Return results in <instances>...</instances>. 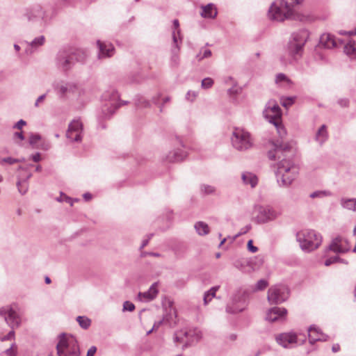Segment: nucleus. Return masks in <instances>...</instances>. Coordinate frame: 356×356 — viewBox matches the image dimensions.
<instances>
[{"mask_svg":"<svg viewBox=\"0 0 356 356\" xmlns=\"http://www.w3.org/2000/svg\"><path fill=\"white\" fill-rule=\"evenodd\" d=\"M273 149L268 152V157L272 161L280 160L276 172L277 182L280 186H289L298 173V168L292 161L293 153L291 147L287 143L278 141L273 143Z\"/></svg>","mask_w":356,"mask_h":356,"instance_id":"obj_1","label":"nucleus"},{"mask_svg":"<svg viewBox=\"0 0 356 356\" xmlns=\"http://www.w3.org/2000/svg\"><path fill=\"white\" fill-rule=\"evenodd\" d=\"M303 0H275L269 8L268 17L270 19L277 22L291 18L295 8Z\"/></svg>","mask_w":356,"mask_h":356,"instance_id":"obj_2","label":"nucleus"},{"mask_svg":"<svg viewBox=\"0 0 356 356\" xmlns=\"http://www.w3.org/2000/svg\"><path fill=\"white\" fill-rule=\"evenodd\" d=\"M56 353L58 356H79L80 349L76 339L72 334L61 333L58 336Z\"/></svg>","mask_w":356,"mask_h":356,"instance_id":"obj_3","label":"nucleus"},{"mask_svg":"<svg viewBox=\"0 0 356 356\" xmlns=\"http://www.w3.org/2000/svg\"><path fill=\"white\" fill-rule=\"evenodd\" d=\"M296 239L301 249L312 252L317 249L322 243V236L313 229H304L296 234Z\"/></svg>","mask_w":356,"mask_h":356,"instance_id":"obj_4","label":"nucleus"},{"mask_svg":"<svg viewBox=\"0 0 356 356\" xmlns=\"http://www.w3.org/2000/svg\"><path fill=\"white\" fill-rule=\"evenodd\" d=\"M309 37L307 30L302 29L294 32L288 44L289 54L294 58L300 57L303 53L304 46Z\"/></svg>","mask_w":356,"mask_h":356,"instance_id":"obj_5","label":"nucleus"},{"mask_svg":"<svg viewBox=\"0 0 356 356\" xmlns=\"http://www.w3.org/2000/svg\"><path fill=\"white\" fill-rule=\"evenodd\" d=\"M231 140L232 146L238 151L248 150L254 145V140L250 134L241 128L234 129Z\"/></svg>","mask_w":356,"mask_h":356,"instance_id":"obj_6","label":"nucleus"},{"mask_svg":"<svg viewBox=\"0 0 356 356\" xmlns=\"http://www.w3.org/2000/svg\"><path fill=\"white\" fill-rule=\"evenodd\" d=\"M0 315L3 316L7 324L13 329L8 334L1 339L2 341L12 339L15 336L14 329L18 327L21 323L19 314L12 307L0 308Z\"/></svg>","mask_w":356,"mask_h":356,"instance_id":"obj_7","label":"nucleus"},{"mask_svg":"<svg viewBox=\"0 0 356 356\" xmlns=\"http://www.w3.org/2000/svg\"><path fill=\"white\" fill-rule=\"evenodd\" d=\"M80 54L79 51L73 53L67 51H60L56 58L57 67L63 72L70 70L74 65L75 60L77 61L83 60V58L77 57V55Z\"/></svg>","mask_w":356,"mask_h":356,"instance_id":"obj_8","label":"nucleus"},{"mask_svg":"<svg viewBox=\"0 0 356 356\" xmlns=\"http://www.w3.org/2000/svg\"><path fill=\"white\" fill-rule=\"evenodd\" d=\"M202 337L201 332L197 329L181 330L177 332L174 336L175 343H183L184 347H187L194 342H197Z\"/></svg>","mask_w":356,"mask_h":356,"instance_id":"obj_9","label":"nucleus"},{"mask_svg":"<svg viewBox=\"0 0 356 356\" xmlns=\"http://www.w3.org/2000/svg\"><path fill=\"white\" fill-rule=\"evenodd\" d=\"M46 13L42 7L40 5H36L28 9L24 17L26 18L28 22L38 26L39 28H44L45 26L44 17Z\"/></svg>","mask_w":356,"mask_h":356,"instance_id":"obj_10","label":"nucleus"},{"mask_svg":"<svg viewBox=\"0 0 356 356\" xmlns=\"http://www.w3.org/2000/svg\"><path fill=\"white\" fill-rule=\"evenodd\" d=\"M288 297L289 289L284 285H276L268 289L267 298L270 304H280L284 302Z\"/></svg>","mask_w":356,"mask_h":356,"instance_id":"obj_11","label":"nucleus"},{"mask_svg":"<svg viewBox=\"0 0 356 356\" xmlns=\"http://www.w3.org/2000/svg\"><path fill=\"white\" fill-rule=\"evenodd\" d=\"M264 117L277 128L280 124L282 112L280 106L273 101H269L263 112Z\"/></svg>","mask_w":356,"mask_h":356,"instance_id":"obj_12","label":"nucleus"},{"mask_svg":"<svg viewBox=\"0 0 356 356\" xmlns=\"http://www.w3.org/2000/svg\"><path fill=\"white\" fill-rule=\"evenodd\" d=\"M255 219L258 223H266L275 220L277 213L270 206H257L255 207Z\"/></svg>","mask_w":356,"mask_h":356,"instance_id":"obj_13","label":"nucleus"},{"mask_svg":"<svg viewBox=\"0 0 356 356\" xmlns=\"http://www.w3.org/2000/svg\"><path fill=\"white\" fill-rule=\"evenodd\" d=\"M351 246L347 238L337 236L333 238L327 247V250L337 254H344L348 252Z\"/></svg>","mask_w":356,"mask_h":356,"instance_id":"obj_14","label":"nucleus"},{"mask_svg":"<svg viewBox=\"0 0 356 356\" xmlns=\"http://www.w3.org/2000/svg\"><path fill=\"white\" fill-rule=\"evenodd\" d=\"M83 124L79 120L70 122L66 132V137L72 142H81L82 140Z\"/></svg>","mask_w":356,"mask_h":356,"instance_id":"obj_15","label":"nucleus"},{"mask_svg":"<svg viewBox=\"0 0 356 356\" xmlns=\"http://www.w3.org/2000/svg\"><path fill=\"white\" fill-rule=\"evenodd\" d=\"M245 300L243 293L238 291L236 293L232 302L227 306L226 311L230 314H236L241 312L245 309Z\"/></svg>","mask_w":356,"mask_h":356,"instance_id":"obj_16","label":"nucleus"},{"mask_svg":"<svg viewBox=\"0 0 356 356\" xmlns=\"http://www.w3.org/2000/svg\"><path fill=\"white\" fill-rule=\"evenodd\" d=\"M54 89L60 97H63L75 93L78 90V86L73 82L60 81L54 84Z\"/></svg>","mask_w":356,"mask_h":356,"instance_id":"obj_17","label":"nucleus"},{"mask_svg":"<svg viewBox=\"0 0 356 356\" xmlns=\"http://www.w3.org/2000/svg\"><path fill=\"white\" fill-rule=\"evenodd\" d=\"M287 314L286 309L284 307H274L268 310L266 319L270 322L283 321Z\"/></svg>","mask_w":356,"mask_h":356,"instance_id":"obj_18","label":"nucleus"},{"mask_svg":"<svg viewBox=\"0 0 356 356\" xmlns=\"http://www.w3.org/2000/svg\"><path fill=\"white\" fill-rule=\"evenodd\" d=\"M277 342L285 348H291L298 343L297 335L294 333H282L276 337Z\"/></svg>","mask_w":356,"mask_h":356,"instance_id":"obj_19","label":"nucleus"},{"mask_svg":"<svg viewBox=\"0 0 356 356\" xmlns=\"http://www.w3.org/2000/svg\"><path fill=\"white\" fill-rule=\"evenodd\" d=\"M118 99V94L116 92H113L112 99H110L103 106L102 111L104 118H109L115 113L116 109L120 106L121 104L116 102Z\"/></svg>","mask_w":356,"mask_h":356,"instance_id":"obj_20","label":"nucleus"},{"mask_svg":"<svg viewBox=\"0 0 356 356\" xmlns=\"http://www.w3.org/2000/svg\"><path fill=\"white\" fill-rule=\"evenodd\" d=\"M97 44L99 49V58H110L114 54L115 48L111 42H104L97 40Z\"/></svg>","mask_w":356,"mask_h":356,"instance_id":"obj_21","label":"nucleus"},{"mask_svg":"<svg viewBox=\"0 0 356 356\" xmlns=\"http://www.w3.org/2000/svg\"><path fill=\"white\" fill-rule=\"evenodd\" d=\"M158 282L153 283L148 291L145 292H140L138 293V298L140 300H143L146 302L152 301L157 296L159 293L158 290Z\"/></svg>","mask_w":356,"mask_h":356,"instance_id":"obj_22","label":"nucleus"},{"mask_svg":"<svg viewBox=\"0 0 356 356\" xmlns=\"http://www.w3.org/2000/svg\"><path fill=\"white\" fill-rule=\"evenodd\" d=\"M309 332V341L311 344H313L314 342L317 341H326L327 337L325 335L321 330L314 326L312 325L308 329Z\"/></svg>","mask_w":356,"mask_h":356,"instance_id":"obj_23","label":"nucleus"},{"mask_svg":"<svg viewBox=\"0 0 356 356\" xmlns=\"http://www.w3.org/2000/svg\"><path fill=\"white\" fill-rule=\"evenodd\" d=\"M319 45L327 49L337 47V41L334 35L330 33L321 35Z\"/></svg>","mask_w":356,"mask_h":356,"instance_id":"obj_24","label":"nucleus"},{"mask_svg":"<svg viewBox=\"0 0 356 356\" xmlns=\"http://www.w3.org/2000/svg\"><path fill=\"white\" fill-rule=\"evenodd\" d=\"M186 156V152L181 149H175L170 152L165 156V160L170 163L179 162Z\"/></svg>","mask_w":356,"mask_h":356,"instance_id":"obj_25","label":"nucleus"},{"mask_svg":"<svg viewBox=\"0 0 356 356\" xmlns=\"http://www.w3.org/2000/svg\"><path fill=\"white\" fill-rule=\"evenodd\" d=\"M201 16L204 18H215L217 15V10L214 5L209 3L207 6H202Z\"/></svg>","mask_w":356,"mask_h":356,"instance_id":"obj_26","label":"nucleus"},{"mask_svg":"<svg viewBox=\"0 0 356 356\" xmlns=\"http://www.w3.org/2000/svg\"><path fill=\"white\" fill-rule=\"evenodd\" d=\"M241 178L245 184H250L252 188H254L258 182L257 176L252 172H243L242 174Z\"/></svg>","mask_w":356,"mask_h":356,"instance_id":"obj_27","label":"nucleus"},{"mask_svg":"<svg viewBox=\"0 0 356 356\" xmlns=\"http://www.w3.org/2000/svg\"><path fill=\"white\" fill-rule=\"evenodd\" d=\"M172 40H173V47L172 49V62H174V63L175 65H177L178 61H179L178 53L179 51V47L178 44L177 38L176 36L175 31H174L172 33Z\"/></svg>","mask_w":356,"mask_h":356,"instance_id":"obj_28","label":"nucleus"},{"mask_svg":"<svg viewBox=\"0 0 356 356\" xmlns=\"http://www.w3.org/2000/svg\"><path fill=\"white\" fill-rule=\"evenodd\" d=\"M194 227H195L197 234L200 236L207 235L210 232L208 225L206 222H202V221L197 222L195 224Z\"/></svg>","mask_w":356,"mask_h":356,"instance_id":"obj_29","label":"nucleus"},{"mask_svg":"<svg viewBox=\"0 0 356 356\" xmlns=\"http://www.w3.org/2000/svg\"><path fill=\"white\" fill-rule=\"evenodd\" d=\"M344 52L346 54L349 56L351 58L356 57V42L353 40H350L345 46H344Z\"/></svg>","mask_w":356,"mask_h":356,"instance_id":"obj_30","label":"nucleus"},{"mask_svg":"<svg viewBox=\"0 0 356 356\" xmlns=\"http://www.w3.org/2000/svg\"><path fill=\"white\" fill-rule=\"evenodd\" d=\"M327 138V128L325 124H323L318 130L316 134V140L320 144H323Z\"/></svg>","mask_w":356,"mask_h":356,"instance_id":"obj_31","label":"nucleus"},{"mask_svg":"<svg viewBox=\"0 0 356 356\" xmlns=\"http://www.w3.org/2000/svg\"><path fill=\"white\" fill-rule=\"evenodd\" d=\"M341 206L349 210H355L356 198H342L341 200Z\"/></svg>","mask_w":356,"mask_h":356,"instance_id":"obj_32","label":"nucleus"},{"mask_svg":"<svg viewBox=\"0 0 356 356\" xmlns=\"http://www.w3.org/2000/svg\"><path fill=\"white\" fill-rule=\"evenodd\" d=\"M219 286H216L211 288L209 291L204 293V304L207 305L213 298L216 296V293L218 290Z\"/></svg>","mask_w":356,"mask_h":356,"instance_id":"obj_33","label":"nucleus"},{"mask_svg":"<svg viewBox=\"0 0 356 356\" xmlns=\"http://www.w3.org/2000/svg\"><path fill=\"white\" fill-rule=\"evenodd\" d=\"M16 185L21 195H23L27 193L29 190V183H26V180H22L21 178H18Z\"/></svg>","mask_w":356,"mask_h":356,"instance_id":"obj_34","label":"nucleus"},{"mask_svg":"<svg viewBox=\"0 0 356 356\" xmlns=\"http://www.w3.org/2000/svg\"><path fill=\"white\" fill-rule=\"evenodd\" d=\"M76 321L80 327L85 330L88 329L91 324L90 319L86 316H79L76 318Z\"/></svg>","mask_w":356,"mask_h":356,"instance_id":"obj_35","label":"nucleus"},{"mask_svg":"<svg viewBox=\"0 0 356 356\" xmlns=\"http://www.w3.org/2000/svg\"><path fill=\"white\" fill-rule=\"evenodd\" d=\"M211 56V51L209 49L202 48L200 52L196 55L197 61H201L204 58H209Z\"/></svg>","mask_w":356,"mask_h":356,"instance_id":"obj_36","label":"nucleus"},{"mask_svg":"<svg viewBox=\"0 0 356 356\" xmlns=\"http://www.w3.org/2000/svg\"><path fill=\"white\" fill-rule=\"evenodd\" d=\"M135 104L138 108H148L150 106V102L143 97H138L135 100Z\"/></svg>","mask_w":356,"mask_h":356,"instance_id":"obj_37","label":"nucleus"},{"mask_svg":"<svg viewBox=\"0 0 356 356\" xmlns=\"http://www.w3.org/2000/svg\"><path fill=\"white\" fill-rule=\"evenodd\" d=\"M45 42V38L43 35H41L38 38H35L33 41H31L29 44L33 48H37L44 44Z\"/></svg>","mask_w":356,"mask_h":356,"instance_id":"obj_38","label":"nucleus"},{"mask_svg":"<svg viewBox=\"0 0 356 356\" xmlns=\"http://www.w3.org/2000/svg\"><path fill=\"white\" fill-rule=\"evenodd\" d=\"M337 262L345 263V261L343 259H341L338 256H334V257H330L327 259H326L325 261V265L326 266H329L331 264L337 263ZM346 264H347V262H346Z\"/></svg>","mask_w":356,"mask_h":356,"instance_id":"obj_39","label":"nucleus"},{"mask_svg":"<svg viewBox=\"0 0 356 356\" xmlns=\"http://www.w3.org/2000/svg\"><path fill=\"white\" fill-rule=\"evenodd\" d=\"M232 85H233L232 87L227 90L228 94L230 96H235L236 95L240 94L241 92V90H242L241 88L239 87L236 84V83H234Z\"/></svg>","mask_w":356,"mask_h":356,"instance_id":"obj_40","label":"nucleus"},{"mask_svg":"<svg viewBox=\"0 0 356 356\" xmlns=\"http://www.w3.org/2000/svg\"><path fill=\"white\" fill-rule=\"evenodd\" d=\"M40 140H41V136L40 134H31L29 137V143L33 147H37L35 145L39 141H40Z\"/></svg>","mask_w":356,"mask_h":356,"instance_id":"obj_41","label":"nucleus"},{"mask_svg":"<svg viewBox=\"0 0 356 356\" xmlns=\"http://www.w3.org/2000/svg\"><path fill=\"white\" fill-rule=\"evenodd\" d=\"M200 190L202 193L206 195L213 194L215 192V188L213 186L202 184L200 187Z\"/></svg>","mask_w":356,"mask_h":356,"instance_id":"obj_42","label":"nucleus"},{"mask_svg":"<svg viewBox=\"0 0 356 356\" xmlns=\"http://www.w3.org/2000/svg\"><path fill=\"white\" fill-rule=\"evenodd\" d=\"M268 282L265 280H260L257 282V284L254 286V291H261L266 289L268 286Z\"/></svg>","mask_w":356,"mask_h":356,"instance_id":"obj_43","label":"nucleus"},{"mask_svg":"<svg viewBox=\"0 0 356 356\" xmlns=\"http://www.w3.org/2000/svg\"><path fill=\"white\" fill-rule=\"evenodd\" d=\"M213 84V81L211 78L207 77L202 81V88L204 89L210 88Z\"/></svg>","mask_w":356,"mask_h":356,"instance_id":"obj_44","label":"nucleus"},{"mask_svg":"<svg viewBox=\"0 0 356 356\" xmlns=\"http://www.w3.org/2000/svg\"><path fill=\"white\" fill-rule=\"evenodd\" d=\"M295 97H289L284 99H282V105L285 107L288 108L291 106L295 102Z\"/></svg>","mask_w":356,"mask_h":356,"instance_id":"obj_45","label":"nucleus"},{"mask_svg":"<svg viewBox=\"0 0 356 356\" xmlns=\"http://www.w3.org/2000/svg\"><path fill=\"white\" fill-rule=\"evenodd\" d=\"M275 82L277 83H280L282 82H286L289 83L290 80L286 76L285 74L280 73L276 76Z\"/></svg>","mask_w":356,"mask_h":356,"instance_id":"obj_46","label":"nucleus"},{"mask_svg":"<svg viewBox=\"0 0 356 356\" xmlns=\"http://www.w3.org/2000/svg\"><path fill=\"white\" fill-rule=\"evenodd\" d=\"M248 262L246 261L237 260L234 262V265L236 268L243 270V268L248 265Z\"/></svg>","mask_w":356,"mask_h":356,"instance_id":"obj_47","label":"nucleus"},{"mask_svg":"<svg viewBox=\"0 0 356 356\" xmlns=\"http://www.w3.org/2000/svg\"><path fill=\"white\" fill-rule=\"evenodd\" d=\"M20 161H21L20 159H13L12 157H6V158H3L1 160V163H8L10 165H12V164H14V163H19Z\"/></svg>","mask_w":356,"mask_h":356,"instance_id":"obj_48","label":"nucleus"},{"mask_svg":"<svg viewBox=\"0 0 356 356\" xmlns=\"http://www.w3.org/2000/svg\"><path fill=\"white\" fill-rule=\"evenodd\" d=\"M173 26H174V30L172 31V33L174 31H175V33H176V36L177 38V40L179 39L180 40H181V39L179 37V35H180V30L179 29V21L178 19H174L173 21Z\"/></svg>","mask_w":356,"mask_h":356,"instance_id":"obj_49","label":"nucleus"},{"mask_svg":"<svg viewBox=\"0 0 356 356\" xmlns=\"http://www.w3.org/2000/svg\"><path fill=\"white\" fill-rule=\"evenodd\" d=\"M135 309V305L129 302V301H125L123 304V310L124 311H129L132 312Z\"/></svg>","mask_w":356,"mask_h":356,"instance_id":"obj_50","label":"nucleus"},{"mask_svg":"<svg viewBox=\"0 0 356 356\" xmlns=\"http://www.w3.org/2000/svg\"><path fill=\"white\" fill-rule=\"evenodd\" d=\"M197 95V94L196 92L189 90L186 95V98L187 100L190 102H193L196 98Z\"/></svg>","mask_w":356,"mask_h":356,"instance_id":"obj_51","label":"nucleus"},{"mask_svg":"<svg viewBox=\"0 0 356 356\" xmlns=\"http://www.w3.org/2000/svg\"><path fill=\"white\" fill-rule=\"evenodd\" d=\"M57 200L59 202L65 201L66 202L70 203L71 206L73 205L72 199L65 195H63V194H61L60 196L57 198Z\"/></svg>","mask_w":356,"mask_h":356,"instance_id":"obj_52","label":"nucleus"},{"mask_svg":"<svg viewBox=\"0 0 356 356\" xmlns=\"http://www.w3.org/2000/svg\"><path fill=\"white\" fill-rule=\"evenodd\" d=\"M165 321V318H163V319L161 320H159L158 321H156L154 323V325H153V327L151 330H149L147 334H149L152 332L153 330H157L160 325H161L163 324V323Z\"/></svg>","mask_w":356,"mask_h":356,"instance_id":"obj_53","label":"nucleus"},{"mask_svg":"<svg viewBox=\"0 0 356 356\" xmlns=\"http://www.w3.org/2000/svg\"><path fill=\"white\" fill-rule=\"evenodd\" d=\"M247 245H248V250L250 251L251 252L254 253V252H257L258 248L256 246L253 245L252 240H250L248 242Z\"/></svg>","mask_w":356,"mask_h":356,"instance_id":"obj_54","label":"nucleus"},{"mask_svg":"<svg viewBox=\"0 0 356 356\" xmlns=\"http://www.w3.org/2000/svg\"><path fill=\"white\" fill-rule=\"evenodd\" d=\"M26 124V122L24 120H20L15 124L14 128L21 129Z\"/></svg>","mask_w":356,"mask_h":356,"instance_id":"obj_55","label":"nucleus"},{"mask_svg":"<svg viewBox=\"0 0 356 356\" xmlns=\"http://www.w3.org/2000/svg\"><path fill=\"white\" fill-rule=\"evenodd\" d=\"M339 104L342 107H346L348 106L349 100L348 99H341L338 101Z\"/></svg>","mask_w":356,"mask_h":356,"instance_id":"obj_56","label":"nucleus"},{"mask_svg":"<svg viewBox=\"0 0 356 356\" xmlns=\"http://www.w3.org/2000/svg\"><path fill=\"white\" fill-rule=\"evenodd\" d=\"M45 97H46L45 94L42 95L40 97H38L35 102V106H36V107L39 106V104L44 100Z\"/></svg>","mask_w":356,"mask_h":356,"instance_id":"obj_57","label":"nucleus"},{"mask_svg":"<svg viewBox=\"0 0 356 356\" xmlns=\"http://www.w3.org/2000/svg\"><path fill=\"white\" fill-rule=\"evenodd\" d=\"M96 351H97V348L95 346H91L87 352V356H94Z\"/></svg>","mask_w":356,"mask_h":356,"instance_id":"obj_58","label":"nucleus"},{"mask_svg":"<svg viewBox=\"0 0 356 356\" xmlns=\"http://www.w3.org/2000/svg\"><path fill=\"white\" fill-rule=\"evenodd\" d=\"M13 346H12L10 348L7 349V350L5 351V354H6L7 356H15L14 350H13Z\"/></svg>","mask_w":356,"mask_h":356,"instance_id":"obj_59","label":"nucleus"},{"mask_svg":"<svg viewBox=\"0 0 356 356\" xmlns=\"http://www.w3.org/2000/svg\"><path fill=\"white\" fill-rule=\"evenodd\" d=\"M31 158H32V160L34 162H38L41 159L40 154V153H36L35 154L32 155Z\"/></svg>","mask_w":356,"mask_h":356,"instance_id":"obj_60","label":"nucleus"},{"mask_svg":"<svg viewBox=\"0 0 356 356\" xmlns=\"http://www.w3.org/2000/svg\"><path fill=\"white\" fill-rule=\"evenodd\" d=\"M225 83L226 84H234L236 82L234 81V79L232 77L229 76V77H227L225 79Z\"/></svg>","mask_w":356,"mask_h":356,"instance_id":"obj_61","label":"nucleus"},{"mask_svg":"<svg viewBox=\"0 0 356 356\" xmlns=\"http://www.w3.org/2000/svg\"><path fill=\"white\" fill-rule=\"evenodd\" d=\"M340 350V346L338 343L334 344L332 347V350L334 353H337Z\"/></svg>","mask_w":356,"mask_h":356,"instance_id":"obj_62","label":"nucleus"},{"mask_svg":"<svg viewBox=\"0 0 356 356\" xmlns=\"http://www.w3.org/2000/svg\"><path fill=\"white\" fill-rule=\"evenodd\" d=\"M15 136L16 137H17L18 138H19L21 140H24V136L22 132H15Z\"/></svg>","mask_w":356,"mask_h":356,"instance_id":"obj_63","label":"nucleus"},{"mask_svg":"<svg viewBox=\"0 0 356 356\" xmlns=\"http://www.w3.org/2000/svg\"><path fill=\"white\" fill-rule=\"evenodd\" d=\"M83 198L86 201H88V200H91L92 195L89 193H86L83 194Z\"/></svg>","mask_w":356,"mask_h":356,"instance_id":"obj_64","label":"nucleus"}]
</instances>
